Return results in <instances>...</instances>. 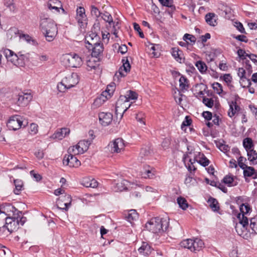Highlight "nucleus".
I'll return each mask as SVG.
<instances>
[{
	"label": "nucleus",
	"mask_w": 257,
	"mask_h": 257,
	"mask_svg": "<svg viewBox=\"0 0 257 257\" xmlns=\"http://www.w3.org/2000/svg\"><path fill=\"white\" fill-rule=\"evenodd\" d=\"M243 146L246 151L252 150L253 144L252 140L250 138H246L243 141Z\"/></svg>",
	"instance_id": "nucleus-35"
},
{
	"label": "nucleus",
	"mask_w": 257,
	"mask_h": 257,
	"mask_svg": "<svg viewBox=\"0 0 257 257\" xmlns=\"http://www.w3.org/2000/svg\"><path fill=\"white\" fill-rule=\"evenodd\" d=\"M177 203L179 207L183 210H186L188 207V204L187 200L183 197H179L177 198Z\"/></svg>",
	"instance_id": "nucleus-38"
},
{
	"label": "nucleus",
	"mask_w": 257,
	"mask_h": 257,
	"mask_svg": "<svg viewBox=\"0 0 257 257\" xmlns=\"http://www.w3.org/2000/svg\"><path fill=\"white\" fill-rule=\"evenodd\" d=\"M93 138H90L87 140H84L79 141L77 145L73 146L72 148H69L68 150V153H72L74 155L78 154L79 153H83L86 151L92 142Z\"/></svg>",
	"instance_id": "nucleus-3"
},
{
	"label": "nucleus",
	"mask_w": 257,
	"mask_h": 257,
	"mask_svg": "<svg viewBox=\"0 0 257 257\" xmlns=\"http://www.w3.org/2000/svg\"><path fill=\"white\" fill-rule=\"evenodd\" d=\"M100 123L103 126H107L112 121V115L109 112H101L98 115Z\"/></svg>",
	"instance_id": "nucleus-15"
},
{
	"label": "nucleus",
	"mask_w": 257,
	"mask_h": 257,
	"mask_svg": "<svg viewBox=\"0 0 257 257\" xmlns=\"http://www.w3.org/2000/svg\"><path fill=\"white\" fill-rule=\"evenodd\" d=\"M125 97L127 98V100L125 101V103H127L130 100H135L138 98V94L133 91L130 90L129 93L127 95H125Z\"/></svg>",
	"instance_id": "nucleus-45"
},
{
	"label": "nucleus",
	"mask_w": 257,
	"mask_h": 257,
	"mask_svg": "<svg viewBox=\"0 0 257 257\" xmlns=\"http://www.w3.org/2000/svg\"><path fill=\"white\" fill-rule=\"evenodd\" d=\"M203 102L209 108L212 107L214 104V100L212 98H208L205 97L203 98Z\"/></svg>",
	"instance_id": "nucleus-47"
},
{
	"label": "nucleus",
	"mask_w": 257,
	"mask_h": 257,
	"mask_svg": "<svg viewBox=\"0 0 257 257\" xmlns=\"http://www.w3.org/2000/svg\"><path fill=\"white\" fill-rule=\"evenodd\" d=\"M189 81L184 76H181L179 79L180 87L182 90L187 89L189 87Z\"/></svg>",
	"instance_id": "nucleus-36"
},
{
	"label": "nucleus",
	"mask_w": 257,
	"mask_h": 257,
	"mask_svg": "<svg viewBox=\"0 0 257 257\" xmlns=\"http://www.w3.org/2000/svg\"><path fill=\"white\" fill-rule=\"evenodd\" d=\"M237 217L239 220L238 223H236L235 229L239 235L242 234L243 231L247 229L248 226V221L247 217L241 215L240 213L237 214Z\"/></svg>",
	"instance_id": "nucleus-5"
},
{
	"label": "nucleus",
	"mask_w": 257,
	"mask_h": 257,
	"mask_svg": "<svg viewBox=\"0 0 257 257\" xmlns=\"http://www.w3.org/2000/svg\"><path fill=\"white\" fill-rule=\"evenodd\" d=\"M3 53L4 55L6 56L8 61H9L10 58L12 57V55H13V51L10 49H6L4 50Z\"/></svg>",
	"instance_id": "nucleus-58"
},
{
	"label": "nucleus",
	"mask_w": 257,
	"mask_h": 257,
	"mask_svg": "<svg viewBox=\"0 0 257 257\" xmlns=\"http://www.w3.org/2000/svg\"><path fill=\"white\" fill-rule=\"evenodd\" d=\"M192 123V119L189 116H186L185 118V120L182 122L181 127L182 130H184V128L187 126H190Z\"/></svg>",
	"instance_id": "nucleus-48"
},
{
	"label": "nucleus",
	"mask_w": 257,
	"mask_h": 257,
	"mask_svg": "<svg viewBox=\"0 0 257 257\" xmlns=\"http://www.w3.org/2000/svg\"><path fill=\"white\" fill-rule=\"evenodd\" d=\"M208 203H209V206L214 212H217L219 209V206L218 201L213 197H210L208 199Z\"/></svg>",
	"instance_id": "nucleus-26"
},
{
	"label": "nucleus",
	"mask_w": 257,
	"mask_h": 257,
	"mask_svg": "<svg viewBox=\"0 0 257 257\" xmlns=\"http://www.w3.org/2000/svg\"><path fill=\"white\" fill-rule=\"evenodd\" d=\"M4 4L12 12H14L16 9L13 0H4Z\"/></svg>",
	"instance_id": "nucleus-41"
},
{
	"label": "nucleus",
	"mask_w": 257,
	"mask_h": 257,
	"mask_svg": "<svg viewBox=\"0 0 257 257\" xmlns=\"http://www.w3.org/2000/svg\"><path fill=\"white\" fill-rule=\"evenodd\" d=\"M70 133V130L68 128H62L56 132L53 135V139H57L58 140H62L67 135Z\"/></svg>",
	"instance_id": "nucleus-23"
},
{
	"label": "nucleus",
	"mask_w": 257,
	"mask_h": 257,
	"mask_svg": "<svg viewBox=\"0 0 257 257\" xmlns=\"http://www.w3.org/2000/svg\"><path fill=\"white\" fill-rule=\"evenodd\" d=\"M153 153V151L151 149V147L149 146H145L142 148L139 156V159L141 162H143L144 160L148 159Z\"/></svg>",
	"instance_id": "nucleus-18"
},
{
	"label": "nucleus",
	"mask_w": 257,
	"mask_h": 257,
	"mask_svg": "<svg viewBox=\"0 0 257 257\" xmlns=\"http://www.w3.org/2000/svg\"><path fill=\"white\" fill-rule=\"evenodd\" d=\"M233 37L240 42H243L245 43H247L248 41V40L246 38V37L243 35L234 36Z\"/></svg>",
	"instance_id": "nucleus-56"
},
{
	"label": "nucleus",
	"mask_w": 257,
	"mask_h": 257,
	"mask_svg": "<svg viewBox=\"0 0 257 257\" xmlns=\"http://www.w3.org/2000/svg\"><path fill=\"white\" fill-rule=\"evenodd\" d=\"M249 227L251 229V233L257 234V218H252L250 220Z\"/></svg>",
	"instance_id": "nucleus-40"
},
{
	"label": "nucleus",
	"mask_w": 257,
	"mask_h": 257,
	"mask_svg": "<svg viewBox=\"0 0 257 257\" xmlns=\"http://www.w3.org/2000/svg\"><path fill=\"white\" fill-rule=\"evenodd\" d=\"M138 216L139 215L136 210L135 209H132L128 211L125 217L128 221L132 222V221L138 219Z\"/></svg>",
	"instance_id": "nucleus-29"
},
{
	"label": "nucleus",
	"mask_w": 257,
	"mask_h": 257,
	"mask_svg": "<svg viewBox=\"0 0 257 257\" xmlns=\"http://www.w3.org/2000/svg\"><path fill=\"white\" fill-rule=\"evenodd\" d=\"M233 177L232 175H226L223 179L222 181L229 187L233 186L232 183L233 182Z\"/></svg>",
	"instance_id": "nucleus-43"
},
{
	"label": "nucleus",
	"mask_w": 257,
	"mask_h": 257,
	"mask_svg": "<svg viewBox=\"0 0 257 257\" xmlns=\"http://www.w3.org/2000/svg\"><path fill=\"white\" fill-rule=\"evenodd\" d=\"M20 59V58H19L18 55L13 52V54L12 55V57L10 58L9 61H11L12 63L16 65L17 61H18Z\"/></svg>",
	"instance_id": "nucleus-59"
},
{
	"label": "nucleus",
	"mask_w": 257,
	"mask_h": 257,
	"mask_svg": "<svg viewBox=\"0 0 257 257\" xmlns=\"http://www.w3.org/2000/svg\"><path fill=\"white\" fill-rule=\"evenodd\" d=\"M247 152L248 160L251 162V165H254V161L257 159V153L253 149L248 150Z\"/></svg>",
	"instance_id": "nucleus-31"
},
{
	"label": "nucleus",
	"mask_w": 257,
	"mask_h": 257,
	"mask_svg": "<svg viewBox=\"0 0 257 257\" xmlns=\"http://www.w3.org/2000/svg\"><path fill=\"white\" fill-rule=\"evenodd\" d=\"M154 176L153 173L152 172V170L148 169L146 170L144 173V178H151Z\"/></svg>",
	"instance_id": "nucleus-61"
},
{
	"label": "nucleus",
	"mask_w": 257,
	"mask_h": 257,
	"mask_svg": "<svg viewBox=\"0 0 257 257\" xmlns=\"http://www.w3.org/2000/svg\"><path fill=\"white\" fill-rule=\"evenodd\" d=\"M0 207H1L2 213H5L7 215H10V213L16 212V211H17V209L10 203H3L0 205Z\"/></svg>",
	"instance_id": "nucleus-24"
},
{
	"label": "nucleus",
	"mask_w": 257,
	"mask_h": 257,
	"mask_svg": "<svg viewBox=\"0 0 257 257\" xmlns=\"http://www.w3.org/2000/svg\"><path fill=\"white\" fill-rule=\"evenodd\" d=\"M19 227V219H15L9 225H4L0 227V231L7 229L9 232L12 233L18 229Z\"/></svg>",
	"instance_id": "nucleus-21"
},
{
	"label": "nucleus",
	"mask_w": 257,
	"mask_h": 257,
	"mask_svg": "<svg viewBox=\"0 0 257 257\" xmlns=\"http://www.w3.org/2000/svg\"><path fill=\"white\" fill-rule=\"evenodd\" d=\"M47 7L54 13H58L60 10H61L63 13L65 12L63 8L62 3L59 0H49L47 3Z\"/></svg>",
	"instance_id": "nucleus-12"
},
{
	"label": "nucleus",
	"mask_w": 257,
	"mask_h": 257,
	"mask_svg": "<svg viewBox=\"0 0 257 257\" xmlns=\"http://www.w3.org/2000/svg\"><path fill=\"white\" fill-rule=\"evenodd\" d=\"M245 56H247L254 63L257 64V55L253 54H246Z\"/></svg>",
	"instance_id": "nucleus-64"
},
{
	"label": "nucleus",
	"mask_w": 257,
	"mask_h": 257,
	"mask_svg": "<svg viewBox=\"0 0 257 257\" xmlns=\"http://www.w3.org/2000/svg\"><path fill=\"white\" fill-rule=\"evenodd\" d=\"M102 15L101 16L102 19L105 21L106 22L108 23L109 25H111L112 23H113V19L111 16V15L107 12H105L104 13L102 14Z\"/></svg>",
	"instance_id": "nucleus-39"
},
{
	"label": "nucleus",
	"mask_w": 257,
	"mask_h": 257,
	"mask_svg": "<svg viewBox=\"0 0 257 257\" xmlns=\"http://www.w3.org/2000/svg\"><path fill=\"white\" fill-rule=\"evenodd\" d=\"M215 15L214 13H208L205 16V21L206 23L211 26L216 25V21L215 19Z\"/></svg>",
	"instance_id": "nucleus-27"
},
{
	"label": "nucleus",
	"mask_w": 257,
	"mask_h": 257,
	"mask_svg": "<svg viewBox=\"0 0 257 257\" xmlns=\"http://www.w3.org/2000/svg\"><path fill=\"white\" fill-rule=\"evenodd\" d=\"M32 99V95L30 93L21 92L18 95L17 104L20 107H25L28 105Z\"/></svg>",
	"instance_id": "nucleus-11"
},
{
	"label": "nucleus",
	"mask_w": 257,
	"mask_h": 257,
	"mask_svg": "<svg viewBox=\"0 0 257 257\" xmlns=\"http://www.w3.org/2000/svg\"><path fill=\"white\" fill-rule=\"evenodd\" d=\"M71 195L65 194L57 199V208L62 210L67 211L69 207L71 205Z\"/></svg>",
	"instance_id": "nucleus-6"
},
{
	"label": "nucleus",
	"mask_w": 257,
	"mask_h": 257,
	"mask_svg": "<svg viewBox=\"0 0 257 257\" xmlns=\"http://www.w3.org/2000/svg\"><path fill=\"white\" fill-rule=\"evenodd\" d=\"M122 66L119 69V73L121 77H124L130 72L131 65L127 58H123L122 59Z\"/></svg>",
	"instance_id": "nucleus-17"
},
{
	"label": "nucleus",
	"mask_w": 257,
	"mask_h": 257,
	"mask_svg": "<svg viewBox=\"0 0 257 257\" xmlns=\"http://www.w3.org/2000/svg\"><path fill=\"white\" fill-rule=\"evenodd\" d=\"M14 184L15 189L14 190V192L15 194L19 195L23 188V181L19 179L14 180Z\"/></svg>",
	"instance_id": "nucleus-33"
},
{
	"label": "nucleus",
	"mask_w": 257,
	"mask_h": 257,
	"mask_svg": "<svg viewBox=\"0 0 257 257\" xmlns=\"http://www.w3.org/2000/svg\"><path fill=\"white\" fill-rule=\"evenodd\" d=\"M239 210L240 211V214H241V215H243L244 216L245 214H247V213L249 212V211L250 210V208L249 205L248 204H242V205L240 206Z\"/></svg>",
	"instance_id": "nucleus-44"
},
{
	"label": "nucleus",
	"mask_w": 257,
	"mask_h": 257,
	"mask_svg": "<svg viewBox=\"0 0 257 257\" xmlns=\"http://www.w3.org/2000/svg\"><path fill=\"white\" fill-rule=\"evenodd\" d=\"M92 50L91 56L92 57L96 58H99L103 51V45L102 43L97 44L91 48Z\"/></svg>",
	"instance_id": "nucleus-22"
},
{
	"label": "nucleus",
	"mask_w": 257,
	"mask_h": 257,
	"mask_svg": "<svg viewBox=\"0 0 257 257\" xmlns=\"http://www.w3.org/2000/svg\"><path fill=\"white\" fill-rule=\"evenodd\" d=\"M134 30L136 31H137L139 33V36L141 38H144L145 37L143 32L142 31L140 25L136 23H134Z\"/></svg>",
	"instance_id": "nucleus-51"
},
{
	"label": "nucleus",
	"mask_w": 257,
	"mask_h": 257,
	"mask_svg": "<svg viewBox=\"0 0 257 257\" xmlns=\"http://www.w3.org/2000/svg\"><path fill=\"white\" fill-rule=\"evenodd\" d=\"M108 147L110 148V151L112 153H120L124 149V141L121 138H117L112 143H110Z\"/></svg>",
	"instance_id": "nucleus-10"
},
{
	"label": "nucleus",
	"mask_w": 257,
	"mask_h": 257,
	"mask_svg": "<svg viewBox=\"0 0 257 257\" xmlns=\"http://www.w3.org/2000/svg\"><path fill=\"white\" fill-rule=\"evenodd\" d=\"M66 59L69 67L77 68L80 67L83 64V61L77 54H70L66 56Z\"/></svg>",
	"instance_id": "nucleus-8"
},
{
	"label": "nucleus",
	"mask_w": 257,
	"mask_h": 257,
	"mask_svg": "<svg viewBox=\"0 0 257 257\" xmlns=\"http://www.w3.org/2000/svg\"><path fill=\"white\" fill-rule=\"evenodd\" d=\"M48 42H52L54 40L58 33L57 25H52V28L47 31H42Z\"/></svg>",
	"instance_id": "nucleus-16"
},
{
	"label": "nucleus",
	"mask_w": 257,
	"mask_h": 257,
	"mask_svg": "<svg viewBox=\"0 0 257 257\" xmlns=\"http://www.w3.org/2000/svg\"><path fill=\"white\" fill-rule=\"evenodd\" d=\"M193 251H199L204 246V242L202 240L196 238L195 239L193 240Z\"/></svg>",
	"instance_id": "nucleus-28"
},
{
	"label": "nucleus",
	"mask_w": 257,
	"mask_h": 257,
	"mask_svg": "<svg viewBox=\"0 0 257 257\" xmlns=\"http://www.w3.org/2000/svg\"><path fill=\"white\" fill-rule=\"evenodd\" d=\"M52 25H56L54 21L48 18L40 17V28L42 31H47L52 28Z\"/></svg>",
	"instance_id": "nucleus-14"
},
{
	"label": "nucleus",
	"mask_w": 257,
	"mask_h": 257,
	"mask_svg": "<svg viewBox=\"0 0 257 257\" xmlns=\"http://www.w3.org/2000/svg\"><path fill=\"white\" fill-rule=\"evenodd\" d=\"M236 27L237 28V29L241 33H243V34H245V30L243 28V25L240 23V22H238V23H236Z\"/></svg>",
	"instance_id": "nucleus-62"
},
{
	"label": "nucleus",
	"mask_w": 257,
	"mask_h": 257,
	"mask_svg": "<svg viewBox=\"0 0 257 257\" xmlns=\"http://www.w3.org/2000/svg\"><path fill=\"white\" fill-rule=\"evenodd\" d=\"M79 82L78 76L73 73L64 78L57 84V89L59 92H65L67 90L74 87Z\"/></svg>",
	"instance_id": "nucleus-2"
},
{
	"label": "nucleus",
	"mask_w": 257,
	"mask_h": 257,
	"mask_svg": "<svg viewBox=\"0 0 257 257\" xmlns=\"http://www.w3.org/2000/svg\"><path fill=\"white\" fill-rule=\"evenodd\" d=\"M91 14L92 16H95L96 18L99 17L102 14L99 10L94 6H91Z\"/></svg>",
	"instance_id": "nucleus-49"
},
{
	"label": "nucleus",
	"mask_w": 257,
	"mask_h": 257,
	"mask_svg": "<svg viewBox=\"0 0 257 257\" xmlns=\"http://www.w3.org/2000/svg\"><path fill=\"white\" fill-rule=\"evenodd\" d=\"M200 159L197 162L203 167L207 166L209 163L210 161L205 157L203 154L199 153Z\"/></svg>",
	"instance_id": "nucleus-37"
},
{
	"label": "nucleus",
	"mask_w": 257,
	"mask_h": 257,
	"mask_svg": "<svg viewBox=\"0 0 257 257\" xmlns=\"http://www.w3.org/2000/svg\"><path fill=\"white\" fill-rule=\"evenodd\" d=\"M11 253L9 249L7 248L4 246V247L0 249V257H8V255Z\"/></svg>",
	"instance_id": "nucleus-50"
},
{
	"label": "nucleus",
	"mask_w": 257,
	"mask_h": 257,
	"mask_svg": "<svg viewBox=\"0 0 257 257\" xmlns=\"http://www.w3.org/2000/svg\"><path fill=\"white\" fill-rule=\"evenodd\" d=\"M30 174L35 179L36 181H40L42 179L41 176L39 174L36 173L33 170L30 172Z\"/></svg>",
	"instance_id": "nucleus-63"
},
{
	"label": "nucleus",
	"mask_w": 257,
	"mask_h": 257,
	"mask_svg": "<svg viewBox=\"0 0 257 257\" xmlns=\"http://www.w3.org/2000/svg\"><path fill=\"white\" fill-rule=\"evenodd\" d=\"M162 6L169 7L173 5V0H159Z\"/></svg>",
	"instance_id": "nucleus-57"
},
{
	"label": "nucleus",
	"mask_w": 257,
	"mask_h": 257,
	"mask_svg": "<svg viewBox=\"0 0 257 257\" xmlns=\"http://www.w3.org/2000/svg\"><path fill=\"white\" fill-rule=\"evenodd\" d=\"M180 245L182 247L189 249L190 250L192 251L193 246V239H187L184 240L181 242Z\"/></svg>",
	"instance_id": "nucleus-34"
},
{
	"label": "nucleus",
	"mask_w": 257,
	"mask_h": 257,
	"mask_svg": "<svg viewBox=\"0 0 257 257\" xmlns=\"http://www.w3.org/2000/svg\"><path fill=\"white\" fill-rule=\"evenodd\" d=\"M237 75L240 78V83L243 87H245V85H242L243 82H247V79H249L245 76V71L243 68H239L238 70Z\"/></svg>",
	"instance_id": "nucleus-30"
},
{
	"label": "nucleus",
	"mask_w": 257,
	"mask_h": 257,
	"mask_svg": "<svg viewBox=\"0 0 257 257\" xmlns=\"http://www.w3.org/2000/svg\"><path fill=\"white\" fill-rule=\"evenodd\" d=\"M242 170H243V176L244 178L251 177L253 179L257 178V170H255L252 167L246 166Z\"/></svg>",
	"instance_id": "nucleus-20"
},
{
	"label": "nucleus",
	"mask_w": 257,
	"mask_h": 257,
	"mask_svg": "<svg viewBox=\"0 0 257 257\" xmlns=\"http://www.w3.org/2000/svg\"><path fill=\"white\" fill-rule=\"evenodd\" d=\"M229 109L228 112V115L229 117H231L234 115V101L229 102Z\"/></svg>",
	"instance_id": "nucleus-53"
},
{
	"label": "nucleus",
	"mask_w": 257,
	"mask_h": 257,
	"mask_svg": "<svg viewBox=\"0 0 257 257\" xmlns=\"http://www.w3.org/2000/svg\"><path fill=\"white\" fill-rule=\"evenodd\" d=\"M182 51L178 47H173L171 49V54L174 58L178 62L181 63L182 58L181 57Z\"/></svg>",
	"instance_id": "nucleus-25"
},
{
	"label": "nucleus",
	"mask_w": 257,
	"mask_h": 257,
	"mask_svg": "<svg viewBox=\"0 0 257 257\" xmlns=\"http://www.w3.org/2000/svg\"><path fill=\"white\" fill-rule=\"evenodd\" d=\"M202 116L207 120H210L212 117V114L210 111H204L202 113Z\"/></svg>",
	"instance_id": "nucleus-60"
},
{
	"label": "nucleus",
	"mask_w": 257,
	"mask_h": 257,
	"mask_svg": "<svg viewBox=\"0 0 257 257\" xmlns=\"http://www.w3.org/2000/svg\"><path fill=\"white\" fill-rule=\"evenodd\" d=\"M212 87L213 89L216 91V93L220 95L222 92V86L221 84L218 83V82H214L212 84Z\"/></svg>",
	"instance_id": "nucleus-46"
},
{
	"label": "nucleus",
	"mask_w": 257,
	"mask_h": 257,
	"mask_svg": "<svg viewBox=\"0 0 257 257\" xmlns=\"http://www.w3.org/2000/svg\"><path fill=\"white\" fill-rule=\"evenodd\" d=\"M23 121L20 115H15L11 116L8 120L7 125L10 130L16 131L22 127Z\"/></svg>",
	"instance_id": "nucleus-7"
},
{
	"label": "nucleus",
	"mask_w": 257,
	"mask_h": 257,
	"mask_svg": "<svg viewBox=\"0 0 257 257\" xmlns=\"http://www.w3.org/2000/svg\"><path fill=\"white\" fill-rule=\"evenodd\" d=\"M38 125L34 123H32L30 126V133L32 135H35L38 132Z\"/></svg>",
	"instance_id": "nucleus-52"
},
{
	"label": "nucleus",
	"mask_w": 257,
	"mask_h": 257,
	"mask_svg": "<svg viewBox=\"0 0 257 257\" xmlns=\"http://www.w3.org/2000/svg\"><path fill=\"white\" fill-rule=\"evenodd\" d=\"M183 40L185 42L189 41L192 45L194 44L196 41V39L194 36L189 34H185L183 37Z\"/></svg>",
	"instance_id": "nucleus-42"
},
{
	"label": "nucleus",
	"mask_w": 257,
	"mask_h": 257,
	"mask_svg": "<svg viewBox=\"0 0 257 257\" xmlns=\"http://www.w3.org/2000/svg\"><path fill=\"white\" fill-rule=\"evenodd\" d=\"M244 161H246V158H245L242 156H240L238 159V166L242 169H244V168L247 166L246 165L244 164V163H243Z\"/></svg>",
	"instance_id": "nucleus-54"
},
{
	"label": "nucleus",
	"mask_w": 257,
	"mask_h": 257,
	"mask_svg": "<svg viewBox=\"0 0 257 257\" xmlns=\"http://www.w3.org/2000/svg\"><path fill=\"white\" fill-rule=\"evenodd\" d=\"M76 19L81 27H84L87 24V19L84 8L80 7L77 9Z\"/></svg>",
	"instance_id": "nucleus-13"
},
{
	"label": "nucleus",
	"mask_w": 257,
	"mask_h": 257,
	"mask_svg": "<svg viewBox=\"0 0 257 257\" xmlns=\"http://www.w3.org/2000/svg\"><path fill=\"white\" fill-rule=\"evenodd\" d=\"M93 43H91V46H86V48L88 49L91 50V48L95 45H97V44L101 43L100 41V38L99 37H96L94 39H93L92 40Z\"/></svg>",
	"instance_id": "nucleus-55"
},
{
	"label": "nucleus",
	"mask_w": 257,
	"mask_h": 257,
	"mask_svg": "<svg viewBox=\"0 0 257 257\" xmlns=\"http://www.w3.org/2000/svg\"><path fill=\"white\" fill-rule=\"evenodd\" d=\"M68 153V155H66L63 160L64 165H68L70 167H78L81 164L80 161L75 157V155Z\"/></svg>",
	"instance_id": "nucleus-9"
},
{
	"label": "nucleus",
	"mask_w": 257,
	"mask_h": 257,
	"mask_svg": "<svg viewBox=\"0 0 257 257\" xmlns=\"http://www.w3.org/2000/svg\"><path fill=\"white\" fill-rule=\"evenodd\" d=\"M152 250V247L147 242H143L141 246L138 248L139 253L144 256L149 255Z\"/></svg>",
	"instance_id": "nucleus-19"
},
{
	"label": "nucleus",
	"mask_w": 257,
	"mask_h": 257,
	"mask_svg": "<svg viewBox=\"0 0 257 257\" xmlns=\"http://www.w3.org/2000/svg\"><path fill=\"white\" fill-rule=\"evenodd\" d=\"M195 65L197 68L199 72L202 74L205 73L207 69L206 64L201 60L196 61Z\"/></svg>",
	"instance_id": "nucleus-32"
},
{
	"label": "nucleus",
	"mask_w": 257,
	"mask_h": 257,
	"mask_svg": "<svg viewBox=\"0 0 257 257\" xmlns=\"http://www.w3.org/2000/svg\"><path fill=\"white\" fill-rule=\"evenodd\" d=\"M126 100L127 98L125 96L120 95L116 103L115 114L116 116L119 114L120 118L122 117L124 113L131 106L130 104H128V106H126L127 104L125 103Z\"/></svg>",
	"instance_id": "nucleus-4"
},
{
	"label": "nucleus",
	"mask_w": 257,
	"mask_h": 257,
	"mask_svg": "<svg viewBox=\"0 0 257 257\" xmlns=\"http://www.w3.org/2000/svg\"><path fill=\"white\" fill-rule=\"evenodd\" d=\"M169 225V221L160 217L152 218L145 225L146 228L154 233L166 231Z\"/></svg>",
	"instance_id": "nucleus-1"
}]
</instances>
